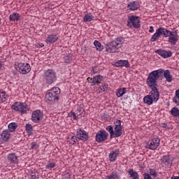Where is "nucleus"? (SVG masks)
<instances>
[{"instance_id": "obj_43", "label": "nucleus", "mask_w": 179, "mask_h": 179, "mask_svg": "<svg viewBox=\"0 0 179 179\" xmlns=\"http://www.w3.org/2000/svg\"><path fill=\"white\" fill-rule=\"evenodd\" d=\"M55 163L50 162L45 166V169H54Z\"/></svg>"}, {"instance_id": "obj_32", "label": "nucleus", "mask_w": 179, "mask_h": 179, "mask_svg": "<svg viewBox=\"0 0 179 179\" xmlns=\"http://www.w3.org/2000/svg\"><path fill=\"white\" fill-rule=\"evenodd\" d=\"M127 90V88H120L117 90L116 92V96L117 97H122L124 94H125V91Z\"/></svg>"}, {"instance_id": "obj_26", "label": "nucleus", "mask_w": 179, "mask_h": 179, "mask_svg": "<svg viewBox=\"0 0 179 179\" xmlns=\"http://www.w3.org/2000/svg\"><path fill=\"white\" fill-rule=\"evenodd\" d=\"M143 101L145 104L150 106L153 104V101H155V99H153L151 96L147 95L143 98Z\"/></svg>"}, {"instance_id": "obj_20", "label": "nucleus", "mask_w": 179, "mask_h": 179, "mask_svg": "<svg viewBox=\"0 0 179 179\" xmlns=\"http://www.w3.org/2000/svg\"><path fill=\"white\" fill-rule=\"evenodd\" d=\"M29 110V106H27L26 103L20 102V113H22V114H26Z\"/></svg>"}, {"instance_id": "obj_6", "label": "nucleus", "mask_w": 179, "mask_h": 179, "mask_svg": "<svg viewBox=\"0 0 179 179\" xmlns=\"http://www.w3.org/2000/svg\"><path fill=\"white\" fill-rule=\"evenodd\" d=\"M15 68H16V70L18 71L20 73H22V75H26V73H29V72L31 71L30 64H29L20 63L18 64L17 67H16L15 65Z\"/></svg>"}, {"instance_id": "obj_36", "label": "nucleus", "mask_w": 179, "mask_h": 179, "mask_svg": "<svg viewBox=\"0 0 179 179\" xmlns=\"http://www.w3.org/2000/svg\"><path fill=\"white\" fill-rule=\"evenodd\" d=\"M17 128V123L12 122L8 124V129L10 132H13Z\"/></svg>"}, {"instance_id": "obj_24", "label": "nucleus", "mask_w": 179, "mask_h": 179, "mask_svg": "<svg viewBox=\"0 0 179 179\" xmlns=\"http://www.w3.org/2000/svg\"><path fill=\"white\" fill-rule=\"evenodd\" d=\"M0 136L1 138L4 141V142H7V141L9 140V138H10V134H9V131H3Z\"/></svg>"}, {"instance_id": "obj_16", "label": "nucleus", "mask_w": 179, "mask_h": 179, "mask_svg": "<svg viewBox=\"0 0 179 179\" xmlns=\"http://www.w3.org/2000/svg\"><path fill=\"white\" fill-rule=\"evenodd\" d=\"M58 40V36L55 34H50L48 35V36L47 37L45 42L47 43V44H54V43H57Z\"/></svg>"}, {"instance_id": "obj_29", "label": "nucleus", "mask_w": 179, "mask_h": 179, "mask_svg": "<svg viewBox=\"0 0 179 179\" xmlns=\"http://www.w3.org/2000/svg\"><path fill=\"white\" fill-rule=\"evenodd\" d=\"M94 45L96 47L97 51H103L104 47L101 45L99 41H94Z\"/></svg>"}, {"instance_id": "obj_17", "label": "nucleus", "mask_w": 179, "mask_h": 179, "mask_svg": "<svg viewBox=\"0 0 179 179\" xmlns=\"http://www.w3.org/2000/svg\"><path fill=\"white\" fill-rule=\"evenodd\" d=\"M115 66L117 68L125 66V68H129L131 66V64L128 62V60H118L115 64Z\"/></svg>"}, {"instance_id": "obj_58", "label": "nucleus", "mask_w": 179, "mask_h": 179, "mask_svg": "<svg viewBox=\"0 0 179 179\" xmlns=\"http://www.w3.org/2000/svg\"><path fill=\"white\" fill-rule=\"evenodd\" d=\"M0 24H1V19H0Z\"/></svg>"}, {"instance_id": "obj_48", "label": "nucleus", "mask_w": 179, "mask_h": 179, "mask_svg": "<svg viewBox=\"0 0 179 179\" xmlns=\"http://www.w3.org/2000/svg\"><path fill=\"white\" fill-rule=\"evenodd\" d=\"M31 149H34L35 146H37V143L34 142L31 143Z\"/></svg>"}, {"instance_id": "obj_19", "label": "nucleus", "mask_w": 179, "mask_h": 179, "mask_svg": "<svg viewBox=\"0 0 179 179\" xmlns=\"http://www.w3.org/2000/svg\"><path fill=\"white\" fill-rule=\"evenodd\" d=\"M47 100L49 101H57V100H59V98L58 96L54 94L52 92H50L48 94L45 96Z\"/></svg>"}, {"instance_id": "obj_1", "label": "nucleus", "mask_w": 179, "mask_h": 179, "mask_svg": "<svg viewBox=\"0 0 179 179\" xmlns=\"http://www.w3.org/2000/svg\"><path fill=\"white\" fill-rule=\"evenodd\" d=\"M148 77L157 82V80H162L163 78H165L166 82L170 83L173 81V76H171L170 70L164 71V69H159L150 73Z\"/></svg>"}, {"instance_id": "obj_4", "label": "nucleus", "mask_w": 179, "mask_h": 179, "mask_svg": "<svg viewBox=\"0 0 179 179\" xmlns=\"http://www.w3.org/2000/svg\"><path fill=\"white\" fill-rule=\"evenodd\" d=\"M44 78L48 85H52L57 80V75L52 69H48L44 73Z\"/></svg>"}, {"instance_id": "obj_18", "label": "nucleus", "mask_w": 179, "mask_h": 179, "mask_svg": "<svg viewBox=\"0 0 179 179\" xmlns=\"http://www.w3.org/2000/svg\"><path fill=\"white\" fill-rule=\"evenodd\" d=\"M158 30L160 33V35L163 36V37H169L170 35H171V33L173 32L163 27L158 28Z\"/></svg>"}, {"instance_id": "obj_50", "label": "nucleus", "mask_w": 179, "mask_h": 179, "mask_svg": "<svg viewBox=\"0 0 179 179\" xmlns=\"http://www.w3.org/2000/svg\"><path fill=\"white\" fill-rule=\"evenodd\" d=\"M43 47H44V44H43V43H40V44H38V45H37V48H43Z\"/></svg>"}, {"instance_id": "obj_54", "label": "nucleus", "mask_w": 179, "mask_h": 179, "mask_svg": "<svg viewBox=\"0 0 179 179\" xmlns=\"http://www.w3.org/2000/svg\"><path fill=\"white\" fill-rule=\"evenodd\" d=\"M171 179H179V176H174V177H172Z\"/></svg>"}, {"instance_id": "obj_33", "label": "nucleus", "mask_w": 179, "mask_h": 179, "mask_svg": "<svg viewBox=\"0 0 179 179\" xmlns=\"http://www.w3.org/2000/svg\"><path fill=\"white\" fill-rule=\"evenodd\" d=\"M171 114L173 117H179V109L177 107H173L171 110Z\"/></svg>"}, {"instance_id": "obj_9", "label": "nucleus", "mask_w": 179, "mask_h": 179, "mask_svg": "<svg viewBox=\"0 0 179 179\" xmlns=\"http://www.w3.org/2000/svg\"><path fill=\"white\" fill-rule=\"evenodd\" d=\"M76 136L78 139H80V141H84V142H86V141L89 139V134H87L86 131L82 130V129H78L77 130Z\"/></svg>"}, {"instance_id": "obj_42", "label": "nucleus", "mask_w": 179, "mask_h": 179, "mask_svg": "<svg viewBox=\"0 0 179 179\" xmlns=\"http://www.w3.org/2000/svg\"><path fill=\"white\" fill-rule=\"evenodd\" d=\"M150 176H152L154 178H156L157 177V172L155 169H150Z\"/></svg>"}, {"instance_id": "obj_2", "label": "nucleus", "mask_w": 179, "mask_h": 179, "mask_svg": "<svg viewBox=\"0 0 179 179\" xmlns=\"http://www.w3.org/2000/svg\"><path fill=\"white\" fill-rule=\"evenodd\" d=\"M147 85L151 89L150 96L154 99V101H157L160 94L159 93V90H157V82L148 76L147 78Z\"/></svg>"}, {"instance_id": "obj_22", "label": "nucleus", "mask_w": 179, "mask_h": 179, "mask_svg": "<svg viewBox=\"0 0 179 179\" xmlns=\"http://www.w3.org/2000/svg\"><path fill=\"white\" fill-rule=\"evenodd\" d=\"M127 8H129V10H138L139 9V3L136 1L130 2L127 5Z\"/></svg>"}, {"instance_id": "obj_8", "label": "nucleus", "mask_w": 179, "mask_h": 179, "mask_svg": "<svg viewBox=\"0 0 179 179\" xmlns=\"http://www.w3.org/2000/svg\"><path fill=\"white\" fill-rule=\"evenodd\" d=\"M31 118L33 122H35L36 124H38L41 120H43V113L41 110H37L32 113Z\"/></svg>"}, {"instance_id": "obj_5", "label": "nucleus", "mask_w": 179, "mask_h": 179, "mask_svg": "<svg viewBox=\"0 0 179 179\" xmlns=\"http://www.w3.org/2000/svg\"><path fill=\"white\" fill-rule=\"evenodd\" d=\"M122 45V44L121 43L113 41L111 43L106 44L105 48L108 52H117L118 48H121Z\"/></svg>"}, {"instance_id": "obj_45", "label": "nucleus", "mask_w": 179, "mask_h": 179, "mask_svg": "<svg viewBox=\"0 0 179 179\" xmlns=\"http://www.w3.org/2000/svg\"><path fill=\"white\" fill-rule=\"evenodd\" d=\"M152 141H154L155 143L158 145V146L160 145V138H159L158 137H157L155 139H152Z\"/></svg>"}, {"instance_id": "obj_47", "label": "nucleus", "mask_w": 179, "mask_h": 179, "mask_svg": "<svg viewBox=\"0 0 179 179\" xmlns=\"http://www.w3.org/2000/svg\"><path fill=\"white\" fill-rule=\"evenodd\" d=\"M73 120H78V115L77 113H75V112L73 114Z\"/></svg>"}, {"instance_id": "obj_10", "label": "nucleus", "mask_w": 179, "mask_h": 179, "mask_svg": "<svg viewBox=\"0 0 179 179\" xmlns=\"http://www.w3.org/2000/svg\"><path fill=\"white\" fill-rule=\"evenodd\" d=\"M87 80L91 83V86H96V85L99 86L103 80V76H96L93 78H88Z\"/></svg>"}, {"instance_id": "obj_23", "label": "nucleus", "mask_w": 179, "mask_h": 179, "mask_svg": "<svg viewBox=\"0 0 179 179\" xmlns=\"http://www.w3.org/2000/svg\"><path fill=\"white\" fill-rule=\"evenodd\" d=\"M147 146L150 150H156L159 148L158 144L155 143V140H150L148 142Z\"/></svg>"}, {"instance_id": "obj_11", "label": "nucleus", "mask_w": 179, "mask_h": 179, "mask_svg": "<svg viewBox=\"0 0 179 179\" xmlns=\"http://www.w3.org/2000/svg\"><path fill=\"white\" fill-rule=\"evenodd\" d=\"M116 124L115 127L114 136L113 138H119L122 135V127H121V120H117Z\"/></svg>"}, {"instance_id": "obj_27", "label": "nucleus", "mask_w": 179, "mask_h": 179, "mask_svg": "<svg viewBox=\"0 0 179 179\" xmlns=\"http://www.w3.org/2000/svg\"><path fill=\"white\" fill-rule=\"evenodd\" d=\"M128 173L130 176L131 178H132V179H139V174H138V172L134 171V169H130L128 171Z\"/></svg>"}, {"instance_id": "obj_51", "label": "nucleus", "mask_w": 179, "mask_h": 179, "mask_svg": "<svg viewBox=\"0 0 179 179\" xmlns=\"http://www.w3.org/2000/svg\"><path fill=\"white\" fill-rule=\"evenodd\" d=\"M162 128H167V124L166 123H162Z\"/></svg>"}, {"instance_id": "obj_56", "label": "nucleus", "mask_w": 179, "mask_h": 179, "mask_svg": "<svg viewBox=\"0 0 179 179\" xmlns=\"http://www.w3.org/2000/svg\"><path fill=\"white\" fill-rule=\"evenodd\" d=\"M2 68V64L0 63V69Z\"/></svg>"}, {"instance_id": "obj_30", "label": "nucleus", "mask_w": 179, "mask_h": 179, "mask_svg": "<svg viewBox=\"0 0 179 179\" xmlns=\"http://www.w3.org/2000/svg\"><path fill=\"white\" fill-rule=\"evenodd\" d=\"M105 179H120V176H118V173L113 171L110 176H106Z\"/></svg>"}, {"instance_id": "obj_14", "label": "nucleus", "mask_w": 179, "mask_h": 179, "mask_svg": "<svg viewBox=\"0 0 179 179\" xmlns=\"http://www.w3.org/2000/svg\"><path fill=\"white\" fill-rule=\"evenodd\" d=\"M169 37V43L173 44V45H176V44H177V41H178V34H177V31H172L171 34Z\"/></svg>"}, {"instance_id": "obj_52", "label": "nucleus", "mask_w": 179, "mask_h": 179, "mask_svg": "<svg viewBox=\"0 0 179 179\" xmlns=\"http://www.w3.org/2000/svg\"><path fill=\"white\" fill-rule=\"evenodd\" d=\"M73 113L74 112H72V111L71 113H69V117H73Z\"/></svg>"}, {"instance_id": "obj_13", "label": "nucleus", "mask_w": 179, "mask_h": 179, "mask_svg": "<svg viewBox=\"0 0 179 179\" xmlns=\"http://www.w3.org/2000/svg\"><path fill=\"white\" fill-rule=\"evenodd\" d=\"M155 52L156 54H158V55H160V57H162V58H170V57L173 55V52L162 49L155 50Z\"/></svg>"}, {"instance_id": "obj_7", "label": "nucleus", "mask_w": 179, "mask_h": 179, "mask_svg": "<svg viewBox=\"0 0 179 179\" xmlns=\"http://www.w3.org/2000/svg\"><path fill=\"white\" fill-rule=\"evenodd\" d=\"M107 138H108V133H107L106 130H100L97 132L95 136V140L96 142L101 143L102 142H104Z\"/></svg>"}, {"instance_id": "obj_25", "label": "nucleus", "mask_w": 179, "mask_h": 179, "mask_svg": "<svg viewBox=\"0 0 179 179\" xmlns=\"http://www.w3.org/2000/svg\"><path fill=\"white\" fill-rule=\"evenodd\" d=\"M160 31L157 29L156 32L152 35V38H150L151 43H155V41H157L159 38H160Z\"/></svg>"}, {"instance_id": "obj_44", "label": "nucleus", "mask_w": 179, "mask_h": 179, "mask_svg": "<svg viewBox=\"0 0 179 179\" xmlns=\"http://www.w3.org/2000/svg\"><path fill=\"white\" fill-rule=\"evenodd\" d=\"M107 89H108V85H107V84H103V85H101V90H102V92H106V91H107Z\"/></svg>"}, {"instance_id": "obj_21", "label": "nucleus", "mask_w": 179, "mask_h": 179, "mask_svg": "<svg viewBox=\"0 0 179 179\" xmlns=\"http://www.w3.org/2000/svg\"><path fill=\"white\" fill-rule=\"evenodd\" d=\"M120 154L119 150H115V151H112L109 154V160L110 162H115L117 160V156Z\"/></svg>"}, {"instance_id": "obj_15", "label": "nucleus", "mask_w": 179, "mask_h": 179, "mask_svg": "<svg viewBox=\"0 0 179 179\" xmlns=\"http://www.w3.org/2000/svg\"><path fill=\"white\" fill-rule=\"evenodd\" d=\"M7 159L13 164H17L19 163V158H17V155L15 153L8 154Z\"/></svg>"}, {"instance_id": "obj_38", "label": "nucleus", "mask_w": 179, "mask_h": 179, "mask_svg": "<svg viewBox=\"0 0 179 179\" xmlns=\"http://www.w3.org/2000/svg\"><path fill=\"white\" fill-rule=\"evenodd\" d=\"M20 102H15L13 105L11 106L12 110L15 111H20Z\"/></svg>"}, {"instance_id": "obj_34", "label": "nucleus", "mask_w": 179, "mask_h": 179, "mask_svg": "<svg viewBox=\"0 0 179 179\" xmlns=\"http://www.w3.org/2000/svg\"><path fill=\"white\" fill-rule=\"evenodd\" d=\"M25 129L28 135H33V126L31 124H27L25 126Z\"/></svg>"}, {"instance_id": "obj_37", "label": "nucleus", "mask_w": 179, "mask_h": 179, "mask_svg": "<svg viewBox=\"0 0 179 179\" xmlns=\"http://www.w3.org/2000/svg\"><path fill=\"white\" fill-rule=\"evenodd\" d=\"M50 92H52L55 96H58L59 93H61V90L58 87H53L51 90Z\"/></svg>"}, {"instance_id": "obj_53", "label": "nucleus", "mask_w": 179, "mask_h": 179, "mask_svg": "<svg viewBox=\"0 0 179 179\" xmlns=\"http://www.w3.org/2000/svg\"><path fill=\"white\" fill-rule=\"evenodd\" d=\"M77 111H78V113H81L82 112V109L80 108V107H78L77 108Z\"/></svg>"}, {"instance_id": "obj_46", "label": "nucleus", "mask_w": 179, "mask_h": 179, "mask_svg": "<svg viewBox=\"0 0 179 179\" xmlns=\"http://www.w3.org/2000/svg\"><path fill=\"white\" fill-rule=\"evenodd\" d=\"M0 97H1V99H6V94H5V92H1Z\"/></svg>"}, {"instance_id": "obj_39", "label": "nucleus", "mask_w": 179, "mask_h": 179, "mask_svg": "<svg viewBox=\"0 0 179 179\" xmlns=\"http://www.w3.org/2000/svg\"><path fill=\"white\" fill-rule=\"evenodd\" d=\"M65 64H71L72 62V55H69L64 57Z\"/></svg>"}, {"instance_id": "obj_12", "label": "nucleus", "mask_w": 179, "mask_h": 179, "mask_svg": "<svg viewBox=\"0 0 179 179\" xmlns=\"http://www.w3.org/2000/svg\"><path fill=\"white\" fill-rule=\"evenodd\" d=\"M173 160H174V157L171 155H164L161 158V162L164 166H170L173 164Z\"/></svg>"}, {"instance_id": "obj_28", "label": "nucleus", "mask_w": 179, "mask_h": 179, "mask_svg": "<svg viewBox=\"0 0 179 179\" xmlns=\"http://www.w3.org/2000/svg\"><path fill=\"white\" fill-rule=\"evenodd\" d=\"M19 19H20V15L17 13L10 15L9 20L10 22H15V20H19Z\"/></svg>"}, {"instance_id": "obj_55", "label": "nucleus", "mask_w": 179, "mask_h": 179, "mask_svg": "<svg viewBox=\"0 0 179 179\" xmlns=\"http://www.w3.org/2000/svg\"><path fill=\"white\" fill-rule=\"evenodd\" d=\"M118 40H120V41H121V40H122V38H117Z\"/></svg>"}, {"instance_id": "obj_3", "label": "nucleus", "mask_w": 179, "mask_h": 179, "mask_svg": "<svg viewBox=\"0 0 179 179\" xmlns=\"http://www.w3.org/2000/svg\"><path fill=\"white\" fill-rule=\"evenodd\" d=\"M127 27L139 29L141 27V20H139V17L135 15L128 16Z\"/></svg>"}, {"instance_id": "obj_41", "label": "nucleus", "mask_w": 179, "mask_h": 179, "mask_svg": "<svg viewBox=\"0 0 179 179\" xmlns=\"http://www.w3.org/2000/svg\"><path fill=\"white\" fill-rule=\"evenodd\" d=\"M76 142H78V136H73L71 137V138L70 139V143H71V145H75V143H76Z\"/></svg>"}, {"instance_id": "obj_49", "label": "nucleus", "mask_w": 179, "mask_h": 179, "mask_svg": "<svg viewBox=\"0 0 179 179\" xmlns=\"http://www.w3.org/2000/svg\"><path fill=\"white\" fill-rule=\"evenodd\" d=\"M153 31H154V27H153V26L150 27L149 32H150V33H153Z\"/></svg>"}, {"instance_id": "obj_40", "label": "nucleus", "mask_w": 179, "mask_h": 179, "mask_svg": "<svg viewBox=\"0 0 179 179\" xmlns=\"http://www.w3.org/2000/svg\"><path fill=\"white\" fill-rule=\"evenodd\" d=\"M177 99L179 100V90L176 91V96L173 97V103H176V104H178L179 106L178 101Z\"/></svg>"}, {"instance_id": "obj_57", "label": "nucleus", "mask_w": 179, "mask_h": 179, "mask_svg": "<svg viewBox=\"0 0 179 179\" xmlns=\"http://www.w3.org/2000/svg\"><path fill=\"white\" fill-rule=\"evenodd\" d=\"M92 71L94 72V68H92Z\"/></svg>"}, {"instance_id": "obj_35", "label": "nucleus", "mask_w": 179, "mask_h": 179, "mask_svg": "<svg viewBox=\"0 0 179 179\" xmlns=\"http://www.w3.org/2000/svg\"><path fill=\"white\" fill-rule=\"evenodd\" d=\"M106 131H108V132H109L110 139H113L114 138V129L113 128V126H111V125L108 126L106 128Z\"/></svg>"}, {"instance_id": "obj_31", "label": "nucleus", "mask_w": 179, "mask_h": 179, "mask_svg": "<svg viewBox=\"0 0 179 179\" xmlns=\"http://www.w3.org/2000/svg\"><path fill=\"white\" fill-rule=\"evenodd\" d=\"M93 19H94V17L93 15H92L91 13L86 14L83 17V22H85V23L87 22H92V20H93Z\"/></svg>"}]
</instances>
